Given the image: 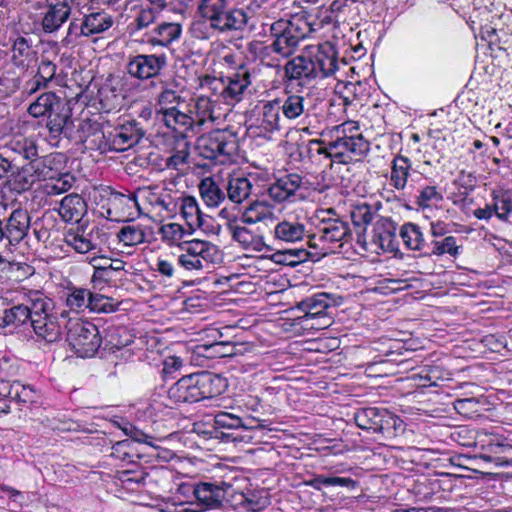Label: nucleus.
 Instances as JSON below:
<instances>
[{"label":"nucleus","instance_id":"f257e3e1","mask_svg":"<svg viewBox=\"0 0 512 512\" xmlns=\"http://www.w3.org/2000/svg\"><path fill=\"white\" fill-rule=\"evenodd\" d=\"M54 311V301L40 290H25L16 303L0 300V327L29 322L36 336L48 343L61 339L62 330Z\"/></svg>","mask_w":512,"mask_h":512},{"label":"nucleus","instance_id":"f03ea898","mask_svg":"<svg viewBox=\"0 0 512 512\" xmlns=\"http://www.w3.org/2000/svg\"><path fill=\"white\" fill-rule=\"evenodd\" d=\"M328 140L313 139L308 142L309 150L325 155L333 162L349 164L365 157L370 151V143L359 132V126L352 121L334 126L322 133Z\"/></svg>","mask_w":512,"mask_h":512},{"label":"nucleus","instance_id":"7ed1b4c3","mask_svg":"<svg viewBox=\"0 0 512 512\" xmlns=\"http://www.w3.org/2000/svg\"><path fill=\"white\" fill-rule=\"evenodd\" d=\"M320 28V24L303 18L279 19L269 26L273 41L266 49L284 58L290 57L296 51L300 41Z\"/></svg>","mask_w":512,"mask_h":512},{"label":"nucleus","instance_id":"20e7f679","mask_svg":"<svg viewBox=\"0 0 512 512\" xmlns=\"http://www.w3.org/2000/svg\"><path fill=\"white\" fill-rule=\"evenodd\" d=\"M199 156L225 164L233 161L239 150V138L229 129H217L201 135L195 145Z\"/></svg>","mask_w":512,"mask_h":512},{"label":"nucleus","instance_id":"39448f33","mask_svg":"<svg viewBox=\"0 0 512 512\" xmlns=\"http://www.w3.org/2000/svg\"><path fill=\"white\" fill-rule=\"evenodd\" d=\"M179 250L177 264L188 272L209 271L223 259L218 246L205 240L183 241L179 244Z\"/></svg>","mask_w":512,"mask_h":512},{"label":"nucleus","instance_id":"423d86ee","mask_svg":"<svg viewBox=\"0 0 512 512\" xmlns=\"http://www.w3.org/2000/svg\"><path fill=\"white\" fill-rule=\"evenodd\" d=\"M250 85L251 74L245 69L226 77L205 75L200 78L201 88L208 90L217 100L231 106L243 100Z\"/></svg>","mask_w":512,"mask_h":512},{"label":"nucleus","instance_id":"0eeeda50","mask_svg":"<svg viewBox=\"0 0 512 512\" xmlns=\"http://www.w3.org/2000/svg\"><path fill=\"white\" fill-rule=\"evenodd\" d=\"M59 175L53 155L34 157L23 165L13 177V189L17 192L29 190L36 182L53 180Z\"/></svg>","mask_w":512,"mask_h":512},{"label":"nucleus","instance_id":"6e6552de","mask_svg":"<svg viewBox=\"0 0 512 512\" xmlns=\"http://www.w3.org/2000/svg\"><path fill=\"white\" fill-rule=\"evenodd\" d=\"M67 341L77 356L93 357L102 343L96 325L81 319H69L67 323Z\"/></svg>","mask_w":512,"mask_h":512},{"label":"nucleus","instance_id":"1a4fd4ad","mask_svg":"<svg viewBox=\"0 0 512 512\" xmlns=\"http://www.w3.org/2000/svg\"><path fill=\"white\" fill-rule=\"evenodd\" d=\"M315 219L316 233L309 240L311 247L317 246L312 242L317 237L320 241L329 243L347 242L351 239L349 223L334 208L317 211Z\"/></svg>","mask_w":512,"mask_h":512},{"label":"nucleus","instance_id":"9d476101","mask_svg":"<svg viewBox=\"0 0 512 512\" xmlns=\"http://www.w3.org/2000/svg\"><path fill=\"white\" fill-rule=\"evenodd\" d=\"M354 420L360 429L382 434L394 433L402 423L398 416L381 407L359 408L354 413Z\"/></svg>","mask_w":512,"mask_h":512},{"label":"nucleus","instance_id":"9b49d317","mask_svg":"<svg viewBox=\"0 0 512 512\" xmlns=\"http://www.w3.org/2000/svg\"><path fill=\"white\" fill-rule=\"evenodd\" d=\"M34 9L42 10L39 26L44 34H55L69 20L72 7L69 0L37 2Z\"/></svg>","mask_w":512,"mask_h":512},{"label":"nucleus","instance_id":"f8f14e48","mask_svg":"<svg viewBox=\"0 0 512 512\" xmlns=\"http://www.w3.org/2000/svg\"><path fill=\"white\" fill-rule=\"evenodd\" d=\"M31 217L27 210L14 209L7 217H0V242L6 241V246H17L28 235Z\"/></svg>","mask_w":512,"mask_h":512},{"label":"nucleus","instance_id":"ddd939ff","mask_svg":"<svg viewBox=\"0 0 512 512\" xmlns=\"http://www.w3.org/2000/svg\"><path fill=\"white\" fill-rule=\"evenodd\" d=\"M167 66L165 54H138L129 59L127 73L138 80H148L160 75Z\"/></svg>","mask_w":512,"mask_h":512},{"label":"nucleus","instance_id":"4468645a","mask_svg":"<svg viewBox=\"0 0 512 512\" xmlns=\"http://www.w3.org/2000/svg\"><path fill=\"white\" fill-rule=\"evenodd\" d=\"M106 234L97 226L90 229L77 227L66 232L64 242L77 253L85 254L94 250H101Z\"/></svg>","mask_w":512,"mask_h":512},{"label":"nucleus","instance_id":"2eb2a0df","mask_svg":"<svg viewBox=\"0 0 512 512\" xmlns=\"http://www.w3.org/2000/svg\"><path fill=\"white\" fill-rule=\"evenodd\" d=\"M485 451L480 458L493 463L496 467H512V445L505 437L497 434H486L481 439Z\"/></svg>","mask_w":512,"mask_h":512},{"label":"nucleus","instance_id":"dca6fc26","mask_svg":"<svg viewBox=\"0 0 512 512\" xmlns=\"http://www.w3.org/2000/svg\"><path fill=\"white\" fill-rule=\"evenodd\" d=\"M143 135L138 123L130 121L104 134V145L110 151L123 152L136 145Z\"/></svg>","mask_w":512,"mask_h":512},{"label":"nucleus","instance_id":"f3484780","mask_svg":"<svg viewBox=\"0 0 512 512\" xmlns=\"http://www.w3.org/2000/svg\"><path fill=\"white\" fill-rule=\"evenodd\" d=\"M35 392L30 386H25L18 381L0 379V413H8L11 404L20 405L32 403Z\"/></svg>","mask_w":512,"mask_h":512},{"label":"nucleus","instance_id":"a211bd4d","mask_svg":"<svg viewBox=\"0 0 512 512\" xmlns=\"http://www.w3.org/2000/svg\"><path fill=\"white\" fill-rule=\"evenodd\" d=\"M300 189H308V180L297 173H289L277 178L269 186L268 195L274 202L283 203L292 201Z\"/></svg>","mask_w":512,"mask_h":512},{"label":"nucleus","instance_id":"6ab92c4d","mask_svg":"<svg viewBox=\"0 0 512 512\" xmlns=\"http://www.w3.org/2000/svg\"><path fill=\"white\" fill-rule=\"evenodd\" d=\"M231 484L225 481L200 482L193 486V494L204 509H217L222 506Z\"/></svg>","mask_w":512,"mask_h":512},{"label":"nucleus","instance_id":"aec40b11","mask_svg":"<svg viewBox=\"0 0 512 512\" xmlns=\"http://www.w3.org/2000/svg\"><path fill=\"white\" fill-rule=\"evenodd\" d=\"M336 305V298L332 294L326 292L315 293L297 304V308L305 312V314L298 319L301 324L308 326L310 319L327 315L326 310Z\"/></svg>","mask_w":512,"mask_h":512},{"label":"nucleus","instance_id":"412c9836","mask_svg":"<svg viewBox=\"0 0 512 512\" xmlns=\"http://www.w3.org/2000/svg\"><path fill=\"white\" fill-rule=\"evenodd\" d=\"M227 230L233 241L244 250L261 252L266 246L259 227L254 231L234 220L228 222Z\"/></svg>","mask_w":512,"mask_h":512},{"label":"nucleus","instance_id":"4be33fe9","mask_svg":"<svg viewBox=\"0 0 512 512\" xmlns=\"http://www.w3.org/2000/svg\"><path fill=\"white\" fill-rule=\"evenodd\" d=\"M198 402L204 399H211L223 394L228 383L226 378L212 372H201L194 374Z\"/></svg>","mask_w":512,"mask_h":512},{"label":"nucleus","instance_id":"5701e85b","mask_svg":"<svg viewBox=\"0 0 512 512\" xmlns=\"http://www.w3.org/2000/svg\"><path fill=\"white\" fill-rule=\"evenodd\" d=\"M46 121L49 138L59 140L61 136L69 137L73 131L74 123L68 105L56 107L55 112L49 113Z\"/></svg>","mask_w":512,"mask_h":512},{"label":"nucleus","instance_id":"b1692460","mask_svg":"<svg viewBox=\"0 0 512 512\" xmlns=\"http://www.w3.org/2000/svg\"><path fill=\"white\" fill-rule=\"evenodd\" d=\"M310 57L315 66L317 78L329 77L338 69L337 53L334 46L328 42L319 45Z\"/></svg>","mask_w":512,"mask_h":512},{"label":"nucleus","instance_id":"393cba45","mask_svg":"<svg viewBox=\"0 0 512 512\" xmlns=\"http://www.w3.org/2000/svg\"><path fill=\"white\" fill-rule=\"evenodd\" d=\"M57 65L47 58H42L38 64L37 71L33 78L26 82L25 90L28 95H32L39 90L47 89L57 77Z\"/></svg>","mask_w":512,"mask_h":512},{"label":"nucleus","instance_id":"a878e982","mask_svg":"<svg viewBox=\"0 0 512 512\" xmlns=\"http://www.w3.org/2000/svg\"><path fill=\"white\" fill-rule=\"evenodd\" d=\"M285 76L289 80H299L303 83L317 78L316 69L310 55H298L289 60L284 67Z\"/></svg>","mask_w":512,"mask_h":512},{"label":"nucleus","instance_id":"bb28decb","mask_svg":"<svg viewBox=\"0 0 512 512\" xmlns=\"http://www.w3.org/2000/svg\"><path fill=\"white\" fill-rule=\"evenodd\" d=\"M194 374L183 376L175 382L167 392L168 399L173 404L198 402Z\"/></svg>","mask_w":512,"mask_h":512},{"label":"nucleus","instance_id":"cd10ccee","mask_svg":"<svg viewBox=\"0 0 512 512\" xmlns=\"http://www.w3.org/2000/svg\"><path fill=\"white\" fill-rule=\"evenodd\" d=\"M57 211L64 222L77 223L87 213V204L79 194L71 193L60 201Z\"/></svg>","mask_w":512,"mask_h":512},{"label":"nucleus","instance_id":"c85d7f7f","mask_svg":"<svg viewBox=\"0 0 512 512\" xmlns=\"http://www.w3.org/2000/svg\"><path fill=\"white\" fill-rule=\"evenodd\" d=\"M215 100L208 96H198L193 100L191 109L189 110L194 120L195 127H203L207 123L213 124L219 116L215 112Z\"/></svg>","mask_w":512,"mask_h":512},{"label":"nucleus","instance_id":"c756f323","mask_svg":"<svg viewBox=\"0 0 512 512\" xmlns=\"http://www.w3.org/2000/svg\"><path fill=\"white\" fill-rule=\"evenodd\" d=\"M275 221V214L270 205L262 201H255L247 206L241 214L240 222L246 225L264 224L269 226Z\"/></svg>","mask_w":512,"mask_h":512},{"label":"nucleus","instance_id":"7c9ffc66","mask_svg":"<svg viewBox=\"0 0 512 512\" xmlns=\"http://www.w3.org/2000/svg\"><path fill=\"white\" fill-rule=\"evenodd\" d=\"M182 33V26L176 22H162L158 24L147 36V43L152 46L166 47L178 40Z\"/></svg>","mask_w":512,"mask_h":512},{"label":"nucleus","instance_id":"2f4dec72","mask_svg":"<svg viewBox=\"0 0 512 512\" xmlns=\"http://www.w3.org/2000/svg\"><path fill=\"white\" fill-rule=\"evenodd\" d=\"M3 147L5 154H9L10 157H16V159L20 157L30 161L38 155V146L32 138L15 136Z\"/></svg>","mask_w":512,"mask_h":512},{"label":"nucleus","instance_id":"473e14b6","mask_svg":"<svg viewBox=\"0 0 512 512\" xmlns=\"http://www.w3.org/2000/svg\"><path fill=\"white\" fill-rule=\"evenodd\" d=\"M411 167V160L407 156L398 154L393 158L389 183L397 191H404L406 189Z\"/></svg>","mask_w":512,"mask_h":512},{"label":"nucleus","instance_id":"72a5a7b5","mask_svg":"<svg viewBox=\"0 0 512 512\" xmlns=\"http://www.w3.org/2000/svg\"><path fill=\"white\" fill-rule=\"evenodd\" d=\"M226 197L235 204H241L252 193L253 183L246 176H230L227 181Z\"/></svg>","mask_w":512,"mask_h":512},{"label":"nucleus","instance_id":"f704fd0d","mask_svg":"<svg viewBox=\"0 0 512 512\" xmlns=\"http://www.w3.org/2000/svg\"><path fill=\"white\" fill-rule=\"evenodd\" d=\"M66 104L65 100L57 96L54 92H44L30 104L28 113L32 117L38 118L53 113L56 107L59 109Z\"/></svg>","mask_w":512,"mask_h":512},{"label":"nucleus","instance_id":"c9c22d12","mask_svg":"<svg viewBox=\"0 0 512 512\" xmlns=\"http://www.w3.org/2000/svg\"><path fill=\"white\" fill-rule=\"evenodd\" d=\"M113 25V18L108 13L93 12L86 15L80 25V33L85 37L100 34L108 30Z\"/></svg>","mask_w":512,"mask_h":512},{"label":"nucleus","instance_id":"e433bc0d","mask_svg":"<svg viewBox=\"0 0 512 512\" xmlns=\"http://www.w3.org/2000/svg\"><path fill=\"white\" fill-rule=\"evenodd\" d=\"M161 116L162 121L168 128L183 136L188 131H194V120L190 112L184 113L178 110L177 107H171L164 110V114Z\"/></svg>","mask_w":512,"mask_h":512},{"label":"nucleus","instance_id":"4c0bfd02","mask_svg":"<svg viewBox=\"0 0 512 512\" xmlns=\"http://www.w3.org/2000/svg\"><path fill=\"white\" fill-rule=\"evenodd\" d=\"M280 112L278 100L274 99L264 103L260 118V128L268 133L280 131L284 119L281 117Z\"/></svg>","mask_w":512,"mask_h":512},{"label":"nucleus","instance_id":"58836bf2","mask_svg":"<svg viewBox=\"0 0 512 512\" xmlns=\"http://www.w3.org/2000/svg\"><path fill=\"white\" fill-rule=\"evenodd\" d=\"M276 100L279 101L280 110L285 120H297L306 112V100L302 95L287 94L282 98H276Z\"/></svg>","mask_w":512,"mask_h":512},{"label":"nucleus","instance_id":"ea45409f","mask_svg":"<svg viewBox=\"0 0 512 512\" xmlns=\"http://www.w3.org/2000/svg\"><path fill=\"white\" fill-rule=\"evenodd\" d=\"M304 224L298 221L283 220L274 227L275 238L286 243H295L304 239Z\"/></svg>","mask_w":512,"mask_h":512},{"label":"nucleus","instance_id":"a19ab883","mask_svg":"<svg viewBox=\"0 0 512 512\" xmlns=\"http://www.w3.org/2000/svg\"><path fill=\"white\" fill-rule=\"evenodd\" d=\"M199 192L204 203L211 208L218 207L226 199V193L212 177L201 180Z\"/></svg>","mask_w":512,"mask_h":512},{"label":"nucleus","instance_id":"79ce46f5","mask_svg":"<svg viewBox=\"0 0 512 512\" xmlns=\"http://www.w3.org/2000/svg\"><path fill=\"white\" fill-rule=\"evenodd\" d=\"M400 236L409 249L423 251L427 255L429 242L424 239V235L418 225L410 222L404 224L401 227Z\"/></svg>","mask_w":512,"mask_h":512},{"label":"nucleus","instance_id":"37998d69","mask_svg":"<svg viewBox=\"0 0 512 512\" xmlns=\"http://www.w3.org/2000/svg\"><path fill=\"white\" fill-rule=\"evenodd\" d=\"M491 205L495 216L506 222L512 213V191L508 189H494L491 193Z\"/></svg>","mask_w":512,"mask_h":512},{"label":"nucleus","instance_id":"c03bdc74","mask_svg":"<svg viewBox=\"0 0 512 512\" xmlns=\"http://www.w3.org/2000/svg\"><path fill=\"white\" fill-rule=\"evenodd\" d=\"M117 239L124 246L140 245L146 241V229L138 223L126 224L117 232Z\"/></svg>","mask_w":512,"mask_h":512},{"label":"nucleus","instance_id":"a18cd8bd","mask_svg":"<svg viewBox=\"0 0 512 512\" xmlns=\"http://www.w3.org/2000/svg\"><path fill=\"white\" fill-rule=\"evenodd\" d=\"M91 291L82 287H69L65 295V304L70 311L80 313L89 309Z\"/></svg>","mask_w":512,"mask_h":512},{"label":"nucleus","instance_id":"49530a36","mask_svg":"<svg viewBox=\"0 0 512 512\" xmlns=\"http://www.w3.org/2000/svg\"><path fill=\"white\" fill-rule=\"evenodd\" d=\"M198 353L209 358L232 357L237 354V344L231 341H217L197 347Z\"/></svg>","mask_w":512,"mask_h":512},{"label":"nucleus","instance_id":"de8ad7c7","mask_svg":"<svg viewBox=\"0 0 512 512\" xmlns=\"http://www.w3.org/2000/svg\"><path fill=\"white\" fill-rule=\"evenodd\" d=\"M180 210L183 218L186 220L190 229L194 226L201 227L203 223V215L198 207L196 199L192 196L181 198Z\"/></svg>","mask_w":512,"mask_h":512},{"label":"nucleus","instance_id":"09e8293b","mask_svg":"<svg viewBox=\"0 0 512 512\" xmlns=\"http://www.w3.org/2000/svg\"><path fill=\"white\" fill-rule=\"evenodd\" d=\"M460 248L454 236H446L441 240L432 239L429 241L427 255L442 256L449 254L452 257H457L460 254Z\"/></svg>","mask_w":512,"mask_h":512},{"label":"nucleus","instance_id":"8fccbe9b","mask_svg":"<svg viewBox=\"0 0 512 512\" xmlns=\"http://www.w3.org/2000/svg\"><path fill=\"white\" fill-rule=\"evenodd\" d=\"M250 420L255 423L261 421L259 416H252ZM214 422L217 427L227 429H252L259 426V424H248L242 418L227 412L218 413L214 418Z\"/></svg>","mask_w":512,"mask_h":512},{"label":"nucleus","instance_id":"3c124183","mask_svg":"<svg viewBox=\"0 0 512 512\" xmlns=\"http://www.w3.org/2000/svg\"><path fill=\"white\" fill-rule=\"evenodd\" d=\"M240 504L248 511L259 512L270 504V497L266 490L249 491L241 495Z\"/></svg>","mask_w":512,"mask_h":512},{"label":"nucleus","instance_id":"603ef678","mask_svg":"<svg viewBox=\"0 0 512 512\" xmlns=\"http://www.w3.org/2000/svg\"><path fill=\"white\" fill-rule=\"evenodd\" d=\"M33 51L29 41L25 37H18L12 46V61L17 67L26 66Z\"/></svg>","mask_w":512,"mask_h":512},{"label":"nucleus","instance_id":"864d4df0","mask_svg":"<svg viewBox=\"0 0 512 512\" xmlns=\"http://www.w3.org/2000/svg\"><path fill=\"white\" fill-rule=\"evenodd\" d=\"M187 231L185 228L178 223H168L164 224L160 228V235L163 242H165L168 246H178L182 242H180Z\"/></svg>","mask_w":512,"mask_h":512},{"label":"nucleus","instance_id":"5fc2aeb1","mask_svg":"<svg viewBox=\"0 0 512 512\" xmlns=\"http://www.w3.org/2000/svg\"><path fill=\"white\" fill-rule=\"evenodd\" d=\"M249 20L248 14L243 9H231L227 18L223 22L221 33L228 31L243 30Z\"/></svg>","mask_w":512,"mask_h":512},{"label":"nucleus","instance_id":"6e6d98bb","mask_svg":"<svg viewBox=\"0 0 512 512\" xmlns=\"http://www.w3.org/2000/svg\"><path fill=\"white\" fill-rule=\"evenodd\" d=\"M376 233L381 241L379 245L382 248H391L393 244L390 242L396 233L395 223L388 218H382L376 223Z\"/></svg>","mask_w":512,"mask_h":512},{"label":"nucleus","instance_id":"4d7b16f0","mask_svg":"<svg viewBox=\"0 0 512 512\" xmlns=\"http://www.w3.org/2000/svg\"><path fill=\"white\" fill-rule=\"evenodd\" d=\"M54 182L45 185L47 195H59L70 190L74 184L75 178L70 173H60L53 179Z\"/></svg>","mask_w":512,"mask_h":512},{"label":"nucleus","instance_id":"13d9d810","mask_svg":"<svg viewBox=\"0 0 512 512\" xmlns=\"http://www.w3.org/2000/svg\"><path fill=\"white\" fill-rule=\"evenodd\" d=\"M443 200V195L436 186H425L419 191L416 204L421 208H430Z\"/></svg>","mask_w":512,"mask_h":512},{"label":"nucleus","instance_id":"bf43d9fd","mask_svg":"<svg viewBox=\"0 0 512 512\" xmlns=\"http://www.w3.org/2000/svg\"><path fill=\"white\" fill-rule=\"evenodd\" d=\"M226 6H228V0H200L198 10L200 15L209 22Z\"/></svg>","mask_w":512,"mask_h":512},{"label":"nucleus","instance_id":"052dcab7","mask_svg":"<svg viewBox=\"0 0 512 512\" xmlns=\"http://www.w3.org/2000/svg\"><path fill=\"white\" fill-rule=\"evenodd\" d=\"M182 101V97L173 89L163 88L157 97L158 114L163 115L164 110L171 107H177Z\"/></svg>","mask_w":512,"mask_h":512},{"label":"nucleus","instance_id":"680f3d73","mask_svg":"<svg viewBox=\"0 0 512 512\" xmlns=\"http://www.w3.org/2000/svg\"><path fill=\"white\" fill-rule=\"evenodd\" d=\"M116 309L112 298L98 293H92L89 301V310L95 313H111Z\"/></svg>","mask_w":512,"mask_h":512},{"label":"nucleus","instance_id":"e2e57ef3","mask_svg":"<svg viewBox=\"0 0 512 512\" xmlns=\"http://www.w3.org/2000/svg\"><path fill=\"white\" fill-rule=\"evenodd\" d=\"M372 207L367 203L358 204L351 210V219L355 226L368 225L373 221Z\"/></svg>","mask_w":512,"mask_h":512},{"label":"nucleus","instance_id":"0e129e2a","mask_svg":"<svg viewBox=\"0 0 512 512\" xmlns=\"http://www.w3.org/2000/svg\"><path fill=\"white\" fill-rule=\"evenodd\" d=\"M101 260V256H94L89 259V264L94 268V273L91 277V281L94 285L109 283L113 278V273L109 268L95 265V262H100Z\"/></svg>","mask_w":512,"mask_h":512},{"label":"nucleus","instance_id":"69168bd1","mask_svg":"<svg viewBox=\"0 0 512 512\" xmlns=\"http://www.w3.org/2000/svg\"><path fill=\"white\" fill-rule=\"evenodd\" d=\"M150 203L155 207L159 208L160 212L164 211L167 215L173 214L176 212L178 207V203L169 195H151Z\"/></svg>","mask_w":512,"mask_h":512},{"label":"nucleus","instance_id":"338daca9","mask_svg":"<svg viewBox=\"0 0 512 512\" xmlns=\"http://www.w3.org/2000/svg\"><path fill=\"white\" fill-rule=\"evenodd\" d=\"M149 476L148 473L144 471H132V470H123L119 472V479L123 484L128 483H145L146 478Z\"/></svg>","mask_w":512,"mask_h":512},{"label":"nucleus","instance_id":"774afa93","mask_svg":"<svg viewBox=\"0 0 512 512\" xmlns=\"http://www.w3.org/2000/svg\"><path fill=\"white\" fill-rule=\"evenodd\" d=\"M189 153L186 149L179 150L172 154L166 160V166L178 170L179 167L187 162Z\"/></svg>","mask_w":512,"mask_h":512}]
</instances>
